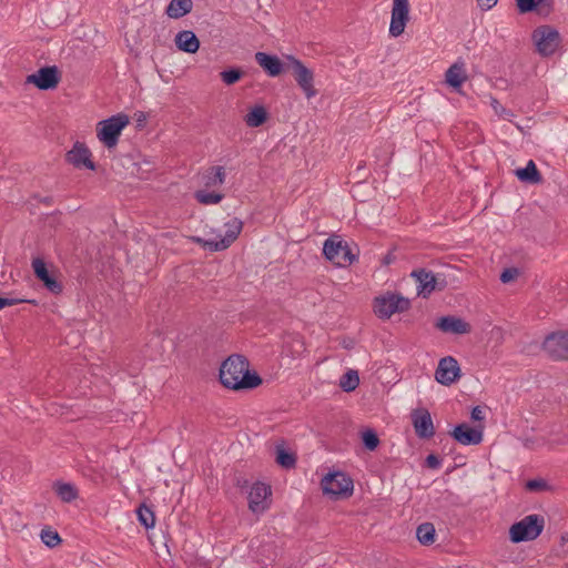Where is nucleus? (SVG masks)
<instances>
[{
	"mask_svg": "<svg viewBox=\"0 0 568 568\" xmlns=\"http://www.w3.org/2000/svg\"><path fill=\"white\" fill-rule=\"evenodd\" d=\"M221 384L233 390L253 389L262 384L255 372L248 371V361L239 354L231 355L221 365Z\"/></svg>",
	"mask_w": 568,
	"mask_h": 568,
	"instance_id": "1",
	"label": "nucleus"
},
{
	"mask_svg": "<svg viewBox=\"0 0 568 568\" xmlns=\"http://www.w3.org/2000/svg\"><path fill=\"white\" fill-rule=\"evenodd\" d=\"M545 527V518L532 514L524 517L509 528V539L514 544L535 540L540 536Z\"/></svg>",
	"mask_w": 568,
	"mask_h": 568,
	"instance_id": "2",
	"label": "nucleus"
},
{
	"mask_svg": "<svg viewBox=\"0 0 568 568\" xmlns=\"http://www.w3.org/2000/svg\"><path fill=\"white\" fill-rule=\"evenodd\" d=\"M130 119L124 113H118L102 120L97 125V135L108 149L114 148L119 142L122 130L129 124Z\"/></svg>",
	"mask_w": 568,
	"mask_h": 568,
	"instance_id": "3",
	"label": "nucleus"
},
{
	"mask_svg": "<svg viewBox=\"0 0 568 568\" xmlns=\"http://www.w3.org/2000/svg\"><path fill=\"white\" fill-rule=\"evenodd\" d=\"M536 51L542 57H549L556 52L561 43L560 33L551 26L537 27L531 34Z\"/></svg>",
	"mask_w": 568,
	"mask_h": 568,
	"instance_id": "4",
	"label": "nucleus"
},
{
	"mask_svg": "<svg viewBox=\"0 0 568 568\" xmlns=\"http://www.w3.org/2000/svg\"><path fill=\"white\" fill-rule=\"evenodd\" d=\"M225 227L226 231L224 236L217 235L216 239L209 240L195 237L194 240L196 243L202 244L204 248H207L211 252L226 250L240 235L243 229V222L237 217H233L232 220L225 223Z\"/></svg>",
	"mask_w": 568,
	"mask_h": 568,
	"instance_id": "5",
	"label": "nucleus"
},
{
	"mask_svg": "<svg viewBox=\"0 0 568 568\" xmlns=\"http://www.w3.org/2000/svg\"><path fill=\"white\" fill-rule=\"evenodd\" d=\"M324 256L337 264H352L356 260V255L353 254L346 241H343L339 236L328 237L323 245Z\"/></svg>",
	"mask_w": 568,
	"mask_h": 568,
	"instance_id": "6",
	"label": "nucleus"
},
{
	"mask_svg": "<svg viewBox=\"0 0 568 568\" xmlns=\"http://www.w3.org/2000/svg\"><path fill=\"white\" fill-rule=\"evenodd\" d=\"M410 307L408 298L388 293L375 298L374 312L379 318H389L395 313H403Z\"/></svg>",
	"mask_w": 568,
	"mask_h": 568,
	"instance_id": "7",
	"label": "nucleus"
},
{
	"mask_svg": "<svg viewBox=\"0 0 568 568\" xmlns=\"http://www.w3.org/2000/svg\"><path fill=\"white\" fill-rule=\"evenodd\" d=\"M286 68L292 71L295 81L308 99L316 95V90L313 85L314 74L311 69L292 55H287Z\"/></svg>",
	"mask_w": 568,
	"mask_h": 568,
	"instance_id": "8",
	"label": "nucleus"
},
{
	"mask_svg": "<svg viewBox=\"0 0 568 568\" xmlns=\"http://www.w3.org/2000/svg\"><path fill=\"white\" fill-rule=\"evenodd\" d=\"M353 488V480L342 471L327 474L322 479V489L325 495L334 497L349 496Z\"/></svg>",
	"mask_w": 568,
	"mask_h": 568,
	"instance_id": "9",
	"label": "nucleus"
},
{
	"mask_svg": "<svg viewBox=\"0 0 568 568\" xmlns=\"http://www.w3.org/2000/svg\"><path fill=\"white\" fill-rule=\"evenodd\" d=\"M61 80V73L57 65H47L40 68L37 72L29 74L26 82L33 84L39 90L49 91L58 87Z\"/></svg>",
	"mask_w": 568,
	"mask_h": 568,
	"instance_id": "10",
	"label": "nucleus"
},
{
	"mask_svg": "<svg viewBox=\"0 0 568 568\" xmlns=\"http://www.w3.org/2000/svg\"><path fill=\"white\" fill-rule=\"evenodd\" d=\"M544 351L554 359H568V332H554L546 336Z\"/></svg>",
	"mask_w": 568,
	"mask_h": 568,
	"instance_id": "11",
	"label": "nucleus"
},
{
	"mask_svg": "<svg viewBox=\"0 0 568 568\" xmlns=\"http://www.w3.org/2000/svg\"><path fill=\"white\" fill-rule=\"evenodd\" d=\"M450 436L459 444L465 446L479 445L484 438V426H470L462 423L455 426L450 432Z\"/></svg>",
	"mask_w": 568,
	"mask_h": 568,
	"instance_id": "12",
	"label": "nucleus"
},
{
	"mask_svg": "<svg viewBox=\"0 0 568 568\" xmlns=\"http://www.w3.org/2000/svg\"><path fill=\"white\" fill-rule=\"evenodd\" d=\"M409 20L408 0H393L389 34L399 37L404 33L406 23Z\"/></svg>",
	"mask_w": 568,
	"mask_h": 568,
	"instance_id": "13",
	"label": "nucleus"
},
{
	"mask_svg": "<svg viewBox=\"0 0 568 568\" xmlns=\"http://www.w3.org/2000/svg\"><path fill=\"white\" fill-rule=\"evenodd\" d=\"M460 376V367L456 358L453 356L443 357L435 372V379L445 386L455 383Z\"/></svg>",
	"mask_w": 568,
	"mask_h": 568,
	"instance_id": "14",
	"label": "nucleus"
},
{
	"mask_svg": "<svg viewBox=\"0 0 568 568\" xmlns=\"http://www.w3.org/2000/svg\"><path fill=\"white\" fill-rule=\"evenodd\" d=\"M410 417L417 437L428 439L435 435L433 419L426 408L414 409Z\"/></svg>",
	"mask_w": 568,
	"mask_h": 568,
	"instance_id": "15",
	"label": "nucleus"
},
{
	"mask_svg": "<svg viewBox=\"0 0 568 568\" xmlns=\"http://www.w3.org/2000/svg\"><path fill=\"white\" fill-rule=\"evenodd\" d=\"M417 284V293L423 297H428L435 290H442L444 286L438 287L437 278L434 272L426 268H417L410 273Z\"/></svg>",
	"mask_w": 568,
	"mask_h": 568,
	"instance_id": "16",
	"label": "nucleus"
},
{
	"mask_svg": "<svg viewBox=\"0 0 568 568\" xmlns=\"http://www.w3.org/2000/svg\"><path fill=\"white\" fill-rule=\"evenodd\" d=\"M32 268L36 277L41 281L44 287L52 294H60L63 290L61 282H59L53 274L49 272L43 260L37 257L32 261Z\"/></svg>",
	"mask_w": 568,
	"mask_h": 568,
	"instance_id": "17",
	"label": "nucleus"
},
{
	"mask_svg": "<svg viewBox=\"0 0 568 568\" xmlns=\"http://www.w3.org/2000/svg\"><path fill=\"white\" fill-rule=\"evenodd\" d=\"M271 494L268 485L256 481L248 493V508L256 514L264 511L267 508L266 499Z\"/></svg>",
	"mask_w": 568,
	"mask_h": 568,
	"instance_id": "18",
	"label": "nucleus"
},
{
	"mask_svg": "<svg viewBox=\"0 0 568 568\" xmlns=\"http://www.w3.org/2000/svg\"><path fill=\"white\" fill-rule=\"evenodd\" d=\"M65 159L77 169L84 166L89 170H95V164L91 160V152L83 143H74L73 148L67 152Z\"/></svg>",
	"mask_w": 568,
	"mask_h": 568,
	"instance_id": "19",
	"label": "nucleus"
},
{
	"mask_svg": "<svg viewBox=\"0 0 568 568\" xmlns=\"http://www.w3.org/2000/svg\"><path fill=\"white\" fill-rule=\"evenodd\" d=\"M435 327L443 333H452L456 335L468 334L471 329L470 325L460 317L447 315L438 318Z\"/></svg>",
	"mask_w": 568,
	"mask_h": 568,
	"instance_id": "20",
	"label": "nucleus"
},
{
	"mask_svg": "<svg viewBox=\"0 0 568 568\" xmlns=\"http://www.w3.org/2000/svg\"><path fill=\"white\" fill-rule=\"evenodd\" d=\"M255 61L270 77H278L284 71V63L278 57L266 52H256Z\"/></svg>",
	"mask_w": 568,
	"mask_h": 568,
	"instance_id": "21",
	"label": "nucleus"
},
{
	"mask_svg": "<svg viewBox=\"0 0 568 568\" xmlns=\"http://www.w3.org/2000/svg\"><path fill=\"white\" fill-rule=\"evenodd\" d=\"M174 41L178 49L186 53H195L200 48V40L195 33L190 30L178 32Z\"/></svg>",
	"mask_w": 568,
	"mask_h": 568,
	"instance_id": "22",
	"label": "nucleus"
},
{
	"mask_svg": "<svg viewBox=\"0 0 568 568\" xmlns=\"http://www.w3.org/2000/svg\"><path fill=\"white\" fill-rule=\"evenodd\" d=\"M515 175L519 181L528 184H538L542 181V176L532 160H529L525 168L517 169Z\"/></svg>",
	"mask_w": 568,
	"mask_h": 568,
	"instance_id": "23",
	"label": "nucleus"
},
{
	"mask_svg": "<svg viewBox=\"0 0 568 568\" xmlns=\"http://www.w3.org/2000/svg\"><path fill=\"white\" fill-rule=\"evenodd\" d=\"M192 9V0H171L165 9V13L168 14L169 18L180 19L190 13Z\"/></svg>",
	"mask_w": 568,
	"mask_h": 568,
	"instance_id": "24",
	"label": "nucleus"
},
{
	"mask_svg": "<svg viewBox=\"0 0 568 568\" xmlns=\"http://www.w3.org/2000/svg\"><path fill=\"white\" fill-rule=\"evenodd\" d=\"M225 169L223 166H211L202 175V182L205 187L222 185L225 181Z\"/></svg>",
	"mask_w": 568,
	"mask_h": 568,
	"instance_id": "25",
	"label": "nucleus"
},
{
	"mask_svg": "<svg viewBox=\"0 0 568 568\" xmlns=\"http://www.w3.org/2000/svg\"><path fill=\"white\" fill-rule=\"evenodd\" d=\"M54 493L63 503H71L79 496L78 488L70 483L57 481L53 485Z\"/></svg>",
	"mask_w": 568,
	"mask_h": 568,
	"instance_id": "26",
	"label": "nucleus"
},
{
	"mask_svg": "<svg viewBox=\"0 0 568 568\" xmlns=\"http://www.w3.org/2000/svg\"><path fill=\"white\" fill-rule=\"evenodd\" d=\"M445 80L453 89H459L466 80L463 64L454 63L445 73Z\"/></svg>",
	"mask_w": 568,
	"mask_h": 568,
	"instance_id": "27",
	"label": "nucleus"
},
{
	"mask_svg": "<svg viewBox=\"0 0 568 568\" xmlns=\"http://www.w3.org/2000/svg\"><path fill=\"white\" fill-rule=\"evenodd\" d=\"M267 119V112L264 106H254L246 115L245 123L250 128L261 126Z\"/></svg>",
	"mask_w": 568,
	"mask_h": 568,
	"instance_id": "28",
	"label": "nucleus"
},
{
	"mask_svg": "<svg viewBox=\"0 0 568 568\" xmlns=\"http://www.w3.org/2000/svg\"><path fill=\"white\" fill-rule=\"evenodd\" d=\"M436 530L432 523H423L416 529V537L422 545L428 546L435 541Z\"/></svg>",
	"mask_w": 568,
	"mask_h": 568,
	"instance_id": "29",
	"label": "nucleus"
},
{
	"mask_svg": "<svg viewBox=\"0 0 568 568\" xmlns=\"http://www.w3.org/2000/svg\"><path fill=\"white\" fill-rule=\"evenodd\" d=\"M358 384L359 376L357 371L354 369L347 371L345 374L342 375L339 379V387L347 393L355 390Z\"/></svg>",
	"mask_w": 568,
	"mask_h": 568,
	"instance_id": "30",
	"label": "nucleus"
},
{
	"mask_svg": "<svg viewBox=\"0 0 568 568\" xmlns=\"http://www.w3.org/2000/svg\"><path fill=\"white\" fill-rule=\"evenodd\" d=\"M551 4L552 0H516L520 13H529L537 10L538 7H550Z\"/></svg>",
	"mask_w": 568,
	"mask_h": 568,
	"instance_id": "31",
	"label": "nucleus"
},
{
	"mask_svg": "<svg viewBox=\"0 0 568 568\" xmlns=\"http://www.w3.org/2000/svg\"><path fill=\"white\" fill-rule=\"evenodd\" d=\"M275 460L281 467H283L285 469L294 468L296 465L295 454L284 449L283 447H280V446L276 448Z\"/></svg>",
	"mask_w": 568,
	"mask_h": 568,
	"instance_id": "32",
	"label": "nucleus"
},
{
	"mask_svg": "<svg viewBox=\"0 0 568 568\" xmlns=\"http://www.w3.org/2000/svg\"><path fill=\"white\" fill-rule=\"evenodd\" d=\"M136 515L140 524L144 526L146 529L153 528L155 525V517L150 507L145 504H141L136 509Z\"/></svg>",
	"mask_w": 568,
	"mask_h": 568,
	"instance_id": "33",
	"label": "nucleus"
},
{
	"mask_svg": "<svg viewBox=\"0 0 568 568\" xmlns=\"http://www.w3.org/2000/svg\"><path fill=\"white\" fill-rule=\"evenodd\" d=\"M194 197L196 199V201L199 203L204 204V205H210V204L220 203L222 201V199L224 197V195L222 193L206 192L203 190H199L195 192Z\"/></svg>",
	"mask_w": 568,
	"mask_h": 568,
	"instance_id": "34",
	"label": "nucleus"
},
{
	"mask_svg": "<svg viewBox=\"0 0 568 568\" xmlns=\"http://www.w3.org/2000/svg\"><path fill=\"white\" fill-rule=\"evenodd\" d=\"M361 438L363 446L371 452L375 450L379 445V438L374 429H365L362 432Z\"/></svg>",
	"mask_w": 568,
	"mask_h": 568,
	"instance_id": "35",
	"label": "nucleus"
},
{
	"mask_svg": "<svg viewBox=\"0 0 568 568\" xmlns=\"http://www.w3.org/2000/svg\"><path fill=\"white\" fill-rule=\"evenodd\" d=\"M243 75H244V72L239 68H230V69L223 70L220 73L221 80L226 85L235 84L237 81H240L242 79Z\"/></svg>",
	"mask_w": 568,
	"mask_h": 568,
	"instance_id": "36",
	"label": "nucleus"
},
{
	"mask_svg": "<svg viewBox=\"0 0 568 568\" xmlns=\"http://www.w3.org/2000/svg\"><path fill=\"white\" fill-rule=\"evenodd\" d=\"M40 538L42 542L49 548H53L62 541L58 531L52 530L49 527L41 530Z\"/></svg>",
	"mask_w": 568,
	"mask_h": 568,
	"instance_id": "37",
	"label": "nucleus"
},
{
	"mask_svg": "<svg viewBox=\"0 0 568 568\" xmlns=\"http://www.w3.org/2000/svg\"><path fill=\"white\" fill-rule=\"evenodd\" d=\"M547 481L544 479H530L526 483V488L530 491H541L547 488Z\"/></svg>",
	"mask_w": 568,
	"mask_h": 568,
	"instance_id": "38",
	"label": "nucleus"
},
{
	"mask_svg": "<svg viewBox=\"0 0 568 568\" xmlns=\"http://www.w3.org/2000/svg\"><path fill=\"white\" fill-rule=\"evenodd\" d=\"M519 274V271L518 268L516 267H508V268H505L501 274H500V281L503 283H509L511 282L513 280H515Z\"/></svg>",
	"mask_w": 568,
	"mask_h": 568,
	"instance_id": "39",
	"label": "nucleus"
},
{
	"mask_svg": "<svg viewBox=\"0 0 568 568\" xmlns=\"http://www.w3.org/2000/svg\"><path fill=\"white\" fill-rule=\"evenodd\" d=\"M19 303H34V301L26 300V298H11V297H1L0 296V310L7 306H13Z\"/></svg>",
	"mask_w": 568,
	"mask_h": 568,
	"instance_id": "40",
	"label": "nucleus"
},
{
	"mask_svg": "<svg viewBox=\"0 0 568 568\" xmlns=\"http://www.w3.org/2000/svg\"><path fill=\"white\" fill-rule=\"evenodd\" d=\"M491 105L496 113L501 115L505 120H510L514 113L510 110L504 108L497 100H493Z\"/></svg>",
	"mask_w": 568,
	"mask_h": 568,
	"instance_id": "41",
	"label": "nucleus"
},
{
	"mask_svg": "<svg viewBox=\"0 0 568 568\" xmlns=\"http://www.w3.org/2000/svg\"><path fill=\"white\" fill-rule=\"evenodd\" d=\"M425 464L428 468L437 469L440 467L442 460L435 454H429L426 457Z\"/></svg>",
	"mask_w": 568,
	"mask_h": 568,
	"instance_id": "42",
	"label": "nucleus"
},
{
	"mask_svg": "<svg viewBox=\"0 0 568 568\" xmlns=\"http://www.w3.org/2000/svg\"><path fill=\"white\" fill-rule=\"evenodd\" d=\"M470 418H471L474 422H481V420H484V419H485V412H484L483 407H480V406H475V407L471 409Z\"/></svg>",
	"mask_w": 568,
	"mask_h": 568,
	"instance_id": "43",
	"label": "nucleus"
},
{
	"mask_svg": "<svg viewBox=\"0 0 568 568\" xmlns=\"http://www.w3.org/2000/svg\"><path fill=\"white\" fill-rule=\"evenodd\" d=\"M498 0H477L478 6L484 10H489L496 6Z\"/></svg>",
	"mask_w": 568,
	"mask_h": 568,
	"instance_id": "44",
	"label": "nucleus"
},
{
	"mask_svg": "<svg viewBox=\"0 0 568 568\" xmlns=\"http://www.w3.org/2000/svg\"><path fill=\"white\" fill-rule=\"evenodd\" d=\"M393 261H394V258H393L392 254H390V253H388V254L384 257L383 263H384L385 265H389Z\"/></svg>",
	"mask_w": 568,
	"mask_h": 568,
	"instance_id": "45",
	"label": "nucleus"
}]
</instances>
